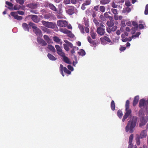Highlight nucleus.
Returning a JSON list of instances; mask_svg holds the SVG:
<instances>
[{
	"mask_svg": "<svg viewBox=\"0 0 148 148\" xmlns=\"http://www.w3.org/2000/svg\"><path fill=\"white\" fill-rule=\"evenodd\" d=\"M140 34V32H137L135 35H132L131 38H135L138 37Z\"/></svg>",
	"mask_w": 148,
	"mask_h": 148,
	"instance_id": "45",
	"label": "nucleus"
},
{
	"mask_svg": "<svg viewBox=\"0 0 148 148\" xmlns=\"http://www.w3.org/2000/svg\"><path fill=\"white\" fill-rule=\"evenodd\" d=\"M138 25L139 28L140 29H144L145 27H146V25L145 23L143 24H139Z\"/></svg>",
	"mask_w": 148,
	"mask_h": 148,
	"instance_id": "41",
	"label": "nucleus"
},
{
	"mask_svg": "<svg viewBox=\"0 0 148 148\" xmlns=\"http://www.w3.org/2000/svg\"><path fill=\"white\" fill-rule=\"evenodd\" d=\"M104 16L106 19V18H112L111 16H109V14H108L107 12H105L104 13Z\"/></svg>",
	"mask_w": 148,
	"mask_h": 148,
	"instance_id": "56",
	"label": "nucleus"
},
{
	"mask_svg": "<svg viewBox=\"0 0 148 148\" xmlns=\"http://www.w3.org/2000/svg\"><path fill=\"white\" fill-rule=\"evenodd\" d=\"M22 27L23 29L25 31H27L29 32V25L26 23H24L22 24Z\"/></svg>",
	"mask_w": 148,
	"mask_h": 148,
	"instance_id": "21",
	"label": "nucleus"
},
{
	"mask_svg": "<svg viewBox=\"0 0 148 148\" xmlns=\"http://www.w3.org/2000/svg\"><path fill=\"white\" fill-rule=\"evenodd\" d=\"M147 130H144L141 131L139 136L140 138H146L147 135Z\"/></svg>",
	"mask_w": 148,
	"mask_h": 148,
	"instance_id": "13",
	"label": "nucleus"
},
{
	"mask_svg": "<svg viewBox=\"0 0 148 148\" xmlns=\"http://www.w3.org/2000/svg\"><path fill=\"white\" fill-rule=\"evenodd\" d=\"M139 99V96H135L134 98V99L133 101V105L134 106H136L137 104Z\"/></svg>",
	"mask_w": 148,
	"mask_h": 148,
	"instance_id": "18",
	"label": "nucleus"
},
{
	"mask_svg": "<svg viewBox=\"0 0 148 148\" xmlns=\"http://www.w3.org/2000/svg\"><path fill=\"white\" fill-rule=\"evenodd\" d=\"M78 27L80 29L81 33L84 34V30L83 26L79 24L78 25Z\"/></svg>",
	"mask_w": 148,
	"mask_h": 148,
	"instance_id": "35",
	"label": "nucleus"
},
{
	"mask_svg": "<svg viewBox=\"0 0 148 148\" xmlns=\"http://www.w3.org/2000/svg\"><path fill=\"white\" fill-rule=\"evenodd\" d=\"M53 40L57 43H59L61 45L62 44V42H60V39L58 37L54 36L53 37Z\"/></svg>",
	"mask_w": 148,
	"mask_h": 148,
	"instance_id": "19",
	"label": "nucleus"
},
{
	"mask_svg": "<svg viewBox=\"0 0 148 148\" xmlns=\"http://www.w3.org/2000/svg\"><path fill=\"white\" fill-rule=\"evenodd\" d=\"M66 13L69 15H72L78 12L77 10L73 6H69L66 10Z\"/></svg>",
	"mask_w": 148,
	"mask_h": 148,
	"instance_id": "4",
	"label": "nucleus"
},
{
	"mask_svg": "<svg viewBox=\"0 0 148 148\" xmlns=\"http://www.w3.org/2000/svg\"><path fill=\"white\" fill-rule=\"evenodd\" d=\"M100 18L103 21H105L106 20L104 16L103 15H101L100 16Z\"/></svg>",
	"mask_w": 148,
	"mask_h": 148,
	"instance_id": "60",
	"label": "nucleus"
},
{
	"mask_svg": "<svg viewBox=\"0 0 148 148\" xmlns=\"http://www.w3.org/2000/svg\"><path fill=\"white\" fill-rule=\"evenodd\" d=\"M130 101L129 100H127L126 101L125 104V108H130Z\"/></svg>",
	"mask_w": 148,
	"mask_h": 148,
	"instance_id": "47",
	"label": "nucleus"
},
{
	"mask_svg": "<svg viewBox=\"0 0 148 148\" xmlns=\"http://www.w3.org/2000/svg\"><path fill=\"white\" fill-rule=\"evenodd\" d=\"M112 6L114 8H116L117 7L118 5L116 4L114 2H113L111 3Z\"/></svg>",
	"mask_w": 148,
	"mask_h": 148,
	"instance_id": "57",
	"label": "nucleus"
},
{
	"mask_svg": "<svg viewBox=\"0 0 148 148\" xmlns=\"http://www.w3.org/2000/svg\"><path fill=\"white\" fill-rule=\"evenodd\" d=\"M78 54L79 55L82 56H84L85 54L86 53L84 50L83 49H81L79 50V51L78 52Z\"/></svg>",
	"mask_w": 148,
	"mask_h": 148,
	"instance_id": "30",
	"label": "nucleus"
},
{
	"mask_svg": "<svg viewBox=\"0 0 148 148\" xmlns=\"http://www.w3.org/2000/svg\"><path fill=\"white\" fill-rule=\"evenodd\" d=\"M134 138V135L133 134H131L129 138V145L128 147V148H132L133 147V145L132 143L133 139Z\"/></svg>",
	"mask_w": 148,
	"mask_h": 148,
	"instance_id": "14",
	"label": "nucleus"
},
{
	"mask_svg": "<svg viewBox=\"0 0 148 148\" xmlns=\"http://www.w3.org/2000/svg\"><path fill=\"white\" fill-rule=\"evenodd\" d=\"M67 36L68 37H70L71 38H73L74 37V35L71 32H71Z\"/></svg>",
	"mask_w": 148,
	"mask_h": 148,
	"instance_id": "64",
	"label": "nucleus"
},
{
	"mask_svg": "<svg viewBox=\"0 0 148 148\" xmlns=\"http://www.w3.org/2000/svg\"><path fill=\"white\" fill-rule=\"evenodd\" d=\"M139 137H137L136 139V143L137 145H139L140 144V142Z\"/></svg>",
	"mask_w": 148,
	"mask_h": 148,
	"instance_id": "49",
	"label": "nucleus"
},
{
	"mask_svg": "<svg viewBox=\"0 0 148 148\" xmlns=\"http://www.w3.org/2000/svg\"><path fill=\"white\" fill-rule=\"evenodd\" d=\"M55 47L56 49L57 53L60 56L62 55L64 53L62 51V49L60 47V46L58 45H56Z\"/></svg>",
	"mask_w": 148,
	"mask_h": 148,
	"instance_id": "15",
	"label": "nucleus"
},
{
	"mask_svg": "<svg viewBox=\"0 0 148 148\" xmlns=\"http://www.w3.org/2000/svg\"><path fill=\"white\" fill-rule=\"evenodd\" d=\"M41 29L43 32H45L49 33V30L46 28V27H43L42 28H41Z\"/></svg>",
	"mask_w": 148,
	"mask_h": 148,
	"instance_id": "52",
	"label": "nucleus"
},
{
	"mask_svg": "<svg viewBox=\"0 0 148 148\" xmlns=\"http://www.w3.org/2000/svg\"><path fill=\"white\" fill-rule=\"evenodd\" d=\"M64 48L66 51H69V46L67 43L64 44H63Z\"/></svg>",
	"mask_w": 148,
	"mask_h": 148,
	"instance_id": "44",
	"label": "nucleus"
},
{
	"mask_svg": "<svg viewBox=\"0 0 148 148\" xmlns=\"http://www.w3.org/2000/svg\"><path fill=\"white\" fill-rule=\"evenodd\" d=\"M64 42L67 43L69 47H70L71 48H73V44L71 42H69L67 40H64Z\"/></svg>",
	"mask_w": 148,
	"mask_h": 148,
	"instance_id": "42",
	"label": "nucleus"
},
{
	"mask_svg": "<svg viewBox=\"0 0 148 148\" xmlns=\"http://www.w3.org/2000/svg\"><path fill=\"white\" fill-rule=\"evenodd\" d=\"M117 115L120 118H121L123 115L122 111L120 110H118L117 112Z\"/></svg>",
	"mask_w": 148,
	"mask_h": 148,
	"instance_id": "31",
	"label": "nucleus"
},
{
	"mask_svg": "<svg viewBox=\"0 0 148 148\" xmlns=\"http://www.w3.org/2000/svg\"><path fill=\"white\" fill-rule=\"evenodd\" d=\"M137 118L135 116H133L131 121H129L125 127V131L127 132L129 131L130 133L133 132L134 128L136 125Z\"/></svg>",
	"mask_w": 148,
	"mask_h": 148,
	"instance_id": "1",
	"label": "nucleus"
},
{
	"mask_svg": "<svg viewBox=\"0 0 148 148\" xmlns=\"http://www.w3.org/2000/svg\"><path fill=\"white\" fill-rule=\"evenodd\" d=\"M32 20L34 22L36 23H38L40 21V19L38 18V16L35 15H30L29 16Z\"/></svg>",
	"mask_w": 148,
	"mask_h": 148,
	"instance_id": "11",
	"label": "nucleus"
},
{
	"mask_svg": "<svg viewBox=\"0 0 148 148\" xmlns=\"http://www.w3.org/2000/svg\"><path fill=\"white\" fill-rule=\"evenodd\" d=\"M111 0H101L100 3L102 4H106L109 3Z\"/></svg>",
	"mask_w": 148,
	"mask_h": 148,
	"instance_id": "29",
	"label": "nucleus"
},
{
	"mask_svg": "<svg viewBox=\"0 0 148 148\" xmlns=\"http://www.w3.org/2000/svg\"><path fill=\"white\" fill-rule=\"evenodd\" d=\"M125 5L126 6L129 7L131 5V4L129 1H127L125 2Z\"/></svg>",
	"mask_w": 148,
	"mask_h": 148,
	"instance_id": "62",
	"label": "nucleus"
},
{
	"mask_svg": "<svg viewBox=\"0 0 148 148\" xmlns=\"http://www.w3.org/2000/svg\"><path fill=\"white\" fill-rule=\"evenodd\" d=\"M117 28V26H116V25H115L114 26H113V27L111 29L112 31L113 32L115 31L116 30Z\"/></svg>",
	"mask_w": 148,
	"mask_h": 148,
	"instance_id": "54",
	"label": "nucleus"
},
{
	"mask_svg": "<svg viewBox=\"0 0 148 148\" xmlns=\"http://www.w3.org/2000/svg\"><path fill=\"white\" fill-rule=\"evenodd\" d=\"M70 3V0H64L63 1V3L65 5L69 4Z\"/></svg>",
	"mask_w": 148,
	"mask_h": 148,
	"instance_id": "59",
	"label": "nucleus"
},
{
	"mask_svg": "<svg viewBox=\"0 0 148 148\" xmlns=\"http://www.w3.org/2000/svg\"><path fill=\"white\" fill-rule=\"evenodd\" d=\"M90 0H86L84 3L86 5H88L90 4Z\"/></svg>",
	"mask_w": 148,
	"mask_h": 148,
	"instance_id": "61",
	"label": "nucleus"
},
{
	"mask_svg": "<svg viewBox=\"0 0 148 148\" xmlns=\"http://www.w3.org/2000/svg\"><path fill=\"white\" fill-rule=\"evenodd\" d=\"M121 40L124 42H126L127 41H130L132 40V38L131 37H129V38H125L123 39H122Z\"/></svg>",
	"mask_w": 148,
	"mask_h": 148,
	"instance_id": "34",
	"label": "nucleus"
},
{
	"mask_svg": "<svg viewBox=\"0 0 148 148\" xmlns=\"http://www.w3.org/2000/svg\"><path fill=\"white\" fill-rule=\"evenodd\" d=\"M112 12L115 15H116L118 14V11L117 9L112 8L111 10Z\"/></svg>",
	"mask_w": 148,
	"mask_h": 148,
	"instance_id": "38",
	"label": "nucleus"
},
{
	"mask_svg": "<svg viewBox=\"0 0 148 148\" xmlns=\"http://www.w3.org/2000/svg\"><path fill=\"white\" fill-rule=\"evenodd\" d=\"M43 38L48 43L50 44L51 43V40L47 35H44Z\"/></svg>",
	"mask_w": 148,
	"mask_h": 148,
	"instance_id": "24",
	"label": "nucleus"
},
{
	"mask_svg": "<svg viewBox=\"0 0 148 148\" xmlns=\"http://www.w3.org/2000/svg\"><path fill=\"white\" fill-rule=\"evenodd\" d=\"M47 48L53 53H55L56 51V49L54 47L51 45H48L47 46Z\"/></svg>",
	"mask_w": 148,
	"mask_h": 148,
	"instance_id": "25",
	"label": "nucleus"
},
{
	"mask_svg": "<svg viewBox=\"0 0 148 148\" xmlns=\"http://www.w3.org/2000/svg\"><path fill=\"white\" fill-rule=\"evenodd\" d=\"M115 103L114 100H112L111 103V108L112 110L114 111L115 109Z\"/></svg>",
	"mask_w": 148,
	"mask_h": 148,
	"instance_id": "28",
	"label": "nucleus"
},
{
	"mask_svg": "<svg viewBox=\"0 0 148 148\" xmlns=\"http://www.w3.org/2000/svg\"><path fill=\"white\" fill-rule=\"evenodd\" d=\"M96 33L94 32H92L90 33V35L92 38L95 39L96 38Z\"/></svg>",
	"mask_w": 148,
	"mask_h": 148,
	"instance_id": "40",
	"label": "nucleus"
},
{
	"mask_svg": "<svg viewBox=\"0 0 148 148\" xmlns=\"http://www.w3.org/2000/svg\"><path fill=\"white\" fill-rule=\"evenodd\" d=\"M16 2L21 5H23L24 3V0H16Z\"/></svg>",
	"mask_w": 148,
	"mask_h": 148,
	"instance_id": "50",
	"label": "nucleus"
},
{
	"mask_svg": "<svg viewBox=\"0 0 148 148\" xmlns=\"http://www.w3.org/2000/svg\"><path fill=\"white\" fill-rule=\"evenodd\" d=\"M106 24L109 27H112L114 25V21L111 20L110 21H108L106 23Z\"/></svg>",
	"mask_w": 148,
	"mask_h": 148,
	"instance_id": "20",
	"label": "nucleus"
},
{
	"mask_svg": "<svg viewBox=\"0 0 148 148\" xmlns=\"http://www.w3.org/2000/svg\"><path fill=\"white\" fill-rule=\"evenodd\" d=\"M63 65L62 64H60V72L61 73V74L62 75V76L64 77V74L63 72L64 70H63Z\"/></svg>",
	"mask_w": 148,
	"mask_h": 148,
	"instance_id": "27",
	"label": "nucleus"
},
{
	"mask_svg": "<svg viewBox=\"0 0 148 148\" xmlns=\"http://www.w3.org/2000/svg\"><path fill=\"white\" fill-rule=\"evenodd\" d=\"M100 39V41L102 42H104L106 41L108 43H111L112 44H113V43L112 42L110 39L108 37L106 36H104L103 37L101 38Z\"/></svg>",
	"mask_w": 148,
	"mask_h": 148,
	"instance_id": "12",
	"label": "nucleus"
},
{
	"mask_svg": "<svg viewBox=\"0 0 148 148\" xmlns=\"http://www.w3.org/2000/svg\"><path fill=\"white\" fill-rule=\"evenodd\" d=\"M37 40L38 44L42 46H45L47 44V43L43 39L40 37L37 38Z\"/></svg>",
	"mask_w": 148,
	"mask_h": 148,
	"instance_id": "9",
	"label": "nucleus"
},
{
	"mask_svg": "<svg viewBox=\"0 0 148 148\" xmlns=\"http://www.w3.org/2000/svg\"><path fill=\"white\" fill-rule=\"evenodd\" d=\"M33 32L39 37H42V34L41 30L38 28L37 27L36 29L33 30Z\"/></svg>",
	"mask_w": 148,
	"mask_h": 148,
	"instance_id": "10",
	"label": "nucleus"
},
{
	"mask_svg": "<svg viewBox=\"0 0 148 148\" xmlns=\"http://www.w3.org/2000/svg\"><path fill=\"white\" fill-rule=\"evenodd\" d=\"M63 70L64 72L68 74H70L71 73V71L68 70L66 67H63Z\"/></svg>",
	"mask_w": 148,
	"mask_h": 148,
	"instance_id": "36",
	"label": "nucleus"
},
{
	"mask_svg": "<svg viewBox=\"0 0 148 148\" xmlns=\"http://www.w3.org/2000/svg\"><path fill=\"white\" fill-rule=\"evenodd\" d=\"M29 25L32 27L33 30H34L37 27L36 26L35 24L31 22H30L29 23Z\"/></svg>",
	"mask_w": 148,
	"mask_h": 148,
	"instance_id": "32",
	"label": "nucleus"
},
{
	"mask_svg": "<svg viewBox=\"0 0 148 148\" xmlns=\"http://www.w3.org/2000/svg\"><path fill=\"white\" fill-rule=\"evenodd\" d=\"M139 107L140 108L143 107L145 110H147L148 109V98L147 100L143 99H141L139 102Z\"/></svg>",
	"mask_w": 148,
	"mask_h": 148,
	"instance_id": "2",
	"label": "nucleus"
},
{
	"mask_svg": "<svg viewBox=\"0 0 148 148\" xmlns=\"http://www.w3.org/2000/svg\"><path fill=\"white\" fill-rule=\"evenodd\" d=\"M17 12L18 14L21 15H23L25 14L24 12L22 11H18Z\"/></svg>",
	"mask_w": 148,
	"mask_h": 148,
	"instance_id": "63",
	"label": "nucleus"
},
{
	"mask_svg": "<svg viewBox=\"0 0 148 148\" xmlns=\"http://www.w3.org/2000/svg\"><path fill=\"white\" fill-rule=\"evenodd\" d=\"M132 25L134 26V27H136V29L138 28V25L136 22L134 21H132Z\"/></svg>",
	"mask_w": 148,
	"mask_h": 148,
	"instance_id": "46",
	"label": "nucleus"
},
{
	"mask_svg": "<svg viewBox=\"0 0 148 148\" xmlns=\"http://www.w3.org/2000/svg\"><path fill=\"white\" fill-rule=\"evenodd\" d=\"M140 123L139 124V127H141L142 126L144 125L147 121V119H145L144 117H142L140 120Z\"/></svg>",
	"mask_w": 148,
	"mask_h": 148,
	"instance_id": "16",
	"label": "nucleus"
},
{
	"mask_svg": "<svg viewBox=\"0 0 148 148\" xmlns=\"http://www.w3.org/2000/svg\"><path fill=\"white\" fill-rule=\"evenodd\" d=\"M125 111L126 112L124 115L122 120L123 122H124L125 120L131 115L132 112V110L130 108H125Z\"/></svg>",
	"mask_w": 148,
	"mask_h": 148,
	"instance_id": "6",
	"label": "nucleus"
},
{
	"mask_svg": "<svg viewBox=\"0 0 148 148\" xmlns=\"http://www.w3.org/2000/svg\"><path fill=\"white\" fill-rule=\"evenodd\" d=\"M93 21L94 23L95 24L97 28L99 26H100L101 24H103L101 23H99L98 22L97 20L95 19H94Z\"/></svg>",
	"mask_w": 148,
	"mask_h": 148,
	"instance_id": "33",
	"label": "nucleus"
},
{
	"mask_svg": "<svg viewBox=\"0 0 148 148\" xmlns=\"http://www.w3.org/2000/svg\"><path fill=\"white\" fill-rule=\"evenodd\" d=\"M97 32L100 36L104 35L105 33V26L101 24L100 26L97 28Z\"/></svg>",
	"mask_w": 148,
	"mask_h": 148,
	"instance_id": "5",
	"label": "nucleus"
},
{
	"mask_svg": "<svg viewBox=\"0 0 148 148\" xmlns=\"http://www.w3.org/2000/svg\"><path fill=\"white\" fill-rule=\"evenodd\" d=\"M44 18L45 19L49 20V21H51L54 19V17L52 14L48 13L44 16Z\"/></svg>",
	"mask_w": 148,
	"mask_h": 148,
	"instance_id": "8",
	"label": "nucleus"
},
{
	"mask_svg": "<svg viewBox=\"0 0 148 148\" xmlns=\"http://www.w3.org/2000/svg\"><path fill=\"white\" fill-rule=\"evenodd\" d=\"M47 57L49 60L52 61H55L57 59V58L54 56L49 53L48 54Z\"/></svg>",
	"mask_w": 148,
	"mask_h": 148,
	"instance_id": "23",
	"label": "nucleus"
},
{
	"mask_svg": "<svg viewBox=\"0 0 148 148\" xmlns=\"http://www.w3.org/2000/svg\"><path fill=\"white\" fill-rule=\"evenodd\" d=\"M67 22L65 20H60L57 21V25L59 27H65L67 25Z\"/></svg>",
	"mask_w": 148,
	"mask_h": 148,
	"instance_id": "7",
	"label": "nucleus"
},
{
	"mask_svg": "<svg viewBox=\"0 0 148 148\" xmlns=\"http://www.w3.org/2000/svg\"><path fill=\"white\" fill-rule=\"evenodd\" d=\"M41 23L44 26L49 28L53 29L55 28L56 26L55 23L52 22L42 21Z\"/></svg>",
	"mask_w": 148,
	"mask_h": 148,
	"instance_id": "3",
	"label": "nucleus"
},
{
	"mask_svg": "<svg viewBox=\"0 0 148 148\" xmlns=\"http://www.w3.org/2000/svg\"><path fill=\"white\" fill-rule=\"evenodd\" d=\"M144 13L145 15L148 14V4H147L145 6Z\"/></svg>",
	"mask_w": 148,
	"mask_h": 148,
	"instance_id": "51",
	"label": "nucleus"
},
{
	"mask_svg": "<svg viewBox=\"0 0 148 148\" xmlns=\"http://www.w3.org/2000/svg\"><path fill=\"white\" fill-rule=\"evenodd\" d=\"M5 3L6 5L10 7H12L13 6V4L12 3L8 1H6Z\"/></svg>",
	"mask_w": 148,
	"mask_h": 148,
	"instance_id": "53",
	"label": "nucleus"
},
{
	"mask_svg": "<svg viewBox=\"0 0 148 148\" xmlns=\"http://www.w3.org/2000/svg\"><path fill=\"white\" fill-rule=\"evenodd\" d=\"M78 49V48L77 47H73V49L71 51V53L73 54L75 52V51H77Z\"/></svg>",
	"mask_w": 148,
	"mask_h": 148,
	"instance_id": "39",
	"label": "nucleus"
},
{
	"mask_svg": "<svg viewBox=\"0 0 148 148\" xmlns=\"http://www.w3.org/2000/svg\"><path fill=\"white\" fill-rule=\"evenodd\" d=\"M105 8L103 6H101L100 7V10L102 12H103L105 10Z\"/></svg>",
	"mask_w": 148,
	"mask_h": 148,
	"instance_id": "48",
	"label": "nucleus"
},
{
	"mask_svg": "<svg viewBox=\"0 0 148 148\" xmlns=\"http://www.w3.org/2000/svg\"><path fill=\"white\" fill-rule=\"evenodd\" d=\"M58 19H62L64 18V16L62 14H59L56 15Z\"/></svg>",
	"mask_w": 148,
	"mask_h": 148,
	"instance_id": "58",
	"label": "nucleus"
},
{
	"mask_svg": "<svg viewBox=\"0 0 148 148\" xmlns=\"http://www.w3.org/2000/svg\"><path fill=\"white\" fill-rule=\"evenodd\" d=\"M61 56L63 58V61L64 62L67 64H71V62L69 59L67 57L65 56V53H64V54H63Z\"/></svg>",
	"mask_w": 148,
	"mask_h": 148,
	"instance_id": "17",
	"label": "nucleus"
},
{
	"mask_svg": "<svg viewBox=\"0 0 148 148\" xmlns=\"http://www.w3.org/2000/svg\"><path fill=\"white\" fill-rule=\"evenodd\" d=\"M47 5L49 8L55 12H56L57 11V9L56 8L53 4L49 3L47 4Z\"/></svg>",
	"mask_w": 148,
	"mask_h": 148,
	"instance_id": "22",
	"label": "nucleus"
},
{
	"mask_svg": "<svg viewBox=\"0 0 148 148\" xmlns=\"http://www.w3.org/2000/svg\"><path fill=\"white\" fill-rule=\"evenodd\" d=\"M28 7L32 9H35L37 8V5L36 3H31L28 4Z\"/></svg>",
	"mask_w": 148,
	"mask_h": 148,
	"instance_id": "26",
	"label": "nucleus"
},
{
	"mask_svg": "<svg viewBox=\"0 0 148 148\" xmlns=\"http://www.w3.org/2000/svg\"><path fill=\"white\" fill-rule=\"evenodd\" d=\"M14 18L18 20L21 21L23 19V18L22 16L16 15L15 16Z\"/></svg>",
	"mask_w": 148,
	"mask_h": 148,
	"instance_id": "43",
	"label": "nucleus"
},
{
	"mask_svg": "<svg viewBox=\"0 0 148 148\" xmlns=\"http://www.w3.org/2000/svg\"><path fill=\"white\" fill-rule=\"evenodd\" d=\"M21 7L20 5H14L13 9L14 10H18L21 9Z\"/></svg>",
	"mask_w": 148,
	"mask_h": 148,
	"instance_id": "37",
	"label": "nucleus"
},
{
	"mask_svg": "<svg viewBox=\"0 0 148 148\" xmlns=\"http://www.w3.org/2000/svg\"><path fill=\"white\" fill-rule=\"evenodd\" d=\"M75 61H73V64L74 66H75L76 64L77 63V57L75 56Z\"/></svg>",
	"mask_w": 148,
	"mask_h": 148,
	"instance_id": "55",
	"label": "nucleus"
}]
</instances>
